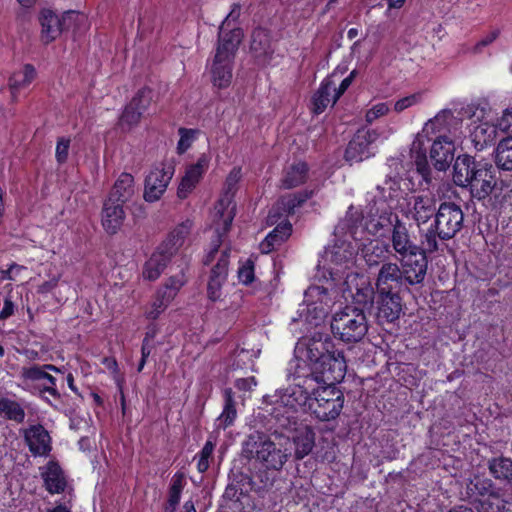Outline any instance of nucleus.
I'll return each mask as SVG.
<instances>
[{
  "label": "nucleus",
  "instance_id": "obj_61",
  "mask_svg": "<svg viewBox=\"0 0 512 512\" xmlns=\"http://www.w3.org/2000/svg\"><path fill=\"white\" fill-rule=\"evenodd\" d=\"M499 32L497 30L490 32L484 38H482L479 42L475 44L473 47L474 53H480L484 47L491 44L497 37Z\"/></svg>",
  "mask_w": 512,
  "mask_h": 512
},
{
  "label": "nucleus",
  "instance_id": "obj_16",
  "mask_svg": "<svg viewBox=\"0 0 512 512\" xmlns=\"http://www.w3.org/2000/svg\"><path fill=\"white\" fill-rule=\"evenodd\" d=\"M455 144L447 135H438L433 141L430 158L439 171H445L454 160Z\"/></svg>",
  "mask_w": 512,
  "mask_h": 512
},
{
  "label": "nucleus",
  "instance_id": "obj_37",
  "mask_svg": "<svg viewBox=\"0 0 512 512\" xmlns=\"http://www.w3.org/2000/svg\"><path fill=\"white\" fill-rule=\"evenodd\" d=\"M36 76L34 67L26 64L19 71H15L9 78V88L12 94V99H16V94L22 89L29 86Z\"/></svg>",
  "mask_w": 512,
  "mask_h": 512
},
{
  "label": "nucleus",
  "instance_id": "obj_24",
  "mask_svg": "<svg viewBox=\"0 0 512 512\" xmlns=\"http://www.w3.org/2000/svg\"><path fill=\"white\" fill-rule=\"evenodd\" d=\"M468 186L474 198L478 200L485 199L496 186L492 167H487L486 164H482Z\"/></svg>",
  "mask_w": 512,
  "mask_h": 512
},
{
  "label": "nucleus",
  "instance_id": "obj_20",
  "mask_svg": "<svg viewBox=\"0 0 512 512\" xmlns=\"http://www.w3.org/2000/svg\"><path fill=\"white\" fill-rule=\"evenodd\" d=\"M24 439L34 456H46L51 451V438L42 425H32L24 430Z\"/></svg>",
  "mask_w": 512,
  "mask_h": 512
},
{
  "label": "nucleus",
  "instance_id": "obj_8",
  "mask_svg": "<svg viewBox=\"0 0 512 512\" xmlns=\"http://www.w3.org/2000/svg\"><path fill=\"white\" fill-rule=\"evenodd\" d=\"M174 172L175 167L172 162H164L154 167L145 179L143 194L145 201H158L166 191Z\"/></svg>",
  "mask_w": 512,
  "mask_h": 512
},
{
  "label": "nucleus",
  "instance_id": "obj_51",
  "mask_svg": "<svg viewBox=\"0 0 512 512\" xmlns=\"http://www.w3.org/2000/svg\"><path fill=\"white\" fill-rule=\"evenodd\" d=\"M144 114V112H142V110H137L136 107L132 104V103H129L124 112L122 113V116H121V124L124 125H128V126H133V125H136L142 115Z\"/></svg>",
  "mask_w": 512,
  "mask_h": 512
},
{
  "label": "nucleus",
  "instance_id": "obj_13",
  "mask_svg": "<svg viewBox=\"0 0 512 512\" xmlns=\"http://www.w3.org/2000/svg\"><path fill=\"white\" fill-rule=\"evenodd\" d=\"M49 371L60 372V370L51 364L42 366L34 365L31 367L23 368L21 372L22 378L30 381L41 382L39 391L47 392L54 398H59L60 394L56 388V378L52 376Z\"/></svg>",
  "mask_w": 512,
  "mask_h": 512
},
{
  "label": "nucleus",
  "instance_id": "obj_28",
  "mask_svg": "<svg viewBox=\"0 0 512 512\" xmlns=\"http://www.w3.org/2000/svg\"><path fill=\"white\" fill-rule=\"evenodd\" d=\"M250 48L259 64L266 65L270 62L273 50L269 34L265 29L257 28L253 31Z\"/></svg>",
  "mask_w": 512,
  "mask_h": 512
},
{
  "label": "nucleus",
  "instance_id": "obj_30",
  "mask_svg": "<svg viewBox=\"0 0 512 512\" xmlns=\"http://www.w3.org/2000/svg\"><path fill=\"white\" fill-rule=\"evenodd\" d=\"M304 302L307 307H312L319 316H324L331 304L332 298L329 296L328 290L322 286H310L304 293Z\"/></svg>",
  "mask_w": 512,
  "mask_h": 512
},
{
  "label": "nucleus",
  "instance_id": "obj_27",
  "mask_svg": "<svg viewBox=\"0 0 512 512\" xmlns=\"http://www.w3.org/2000/svg\"><path fill=\"white\" fill-rule=\"evenodd\" d=\"M135 193L134 177L130 173L123 172L115 181L107 199L124 205L132 200Z\"/></svg>",
  "mask_w": 512,
  "mask_h": 512
},
{
  "label": "nucleus",
  "instance_id": "obj_34",
  "mask_svg": "<svg viewBox=\"0 0 512 512\" xmlns=\"http://www.w3.org/2000/svg\"><path fill=\"white\" fill-rule=\"evenodd\" d=\"M192 227L193 223L191 220L181 222L170 232L161 246H166V250L175 255L179 248L184 245L185 240L191 233Z\"/></svg>",
  "mask_w": 512,
  "mask_h": 512
},
{
  "label": "nucleus",
  "instance_id": "obj_5",
  "mask_svg": "<svg viewBox=\"0 0 512 512\" xmlns=\"http://www.w3.org/2000/svg\"><path fill=\"white\" fill-rule=\"evenodd\" d=\"M243 457L249 460H257L266 468L280 470L291 455L287 450L277 448L266 435L260 433L250 434L243 443Z\"/></svg>",
  "mask_w": 512,
  "mask_h": 512
},
{
  "label": "nucleus",
  "instance_id": "obj_52",
  "mask_svg": "<svg viewBox=\"0 0 512 512\" xmlns=\"http://www.w3.org/2000/svg\"><path fill=\"white\" fill-rule=\"evenodd\" d=\"M83 19L84 16L76 11L69 10L64 12L62 17L60 18L63 31L69 30Z\"/></svg>",
  "mask_w": 512,
  "mask_h": 512
},
{
  "label": "nucleus",
  "instance_id": "obj_19",
  "mask_svg": "<svg viewBox=\"0 0 512 512\" xmlns=\"http://www.w3.org/2000/svg\"><path fill=\"white\" fill-rule=\"evenodd\" d=\"M242 38L243 32L240 28L220 26L215 56L233 60Z\"/></svg>",
  "mask_w": 512,
  "mask_h": 512
},
{
  "label": "nucleus",
  "instance_id": "obj_50",
  "mask_svg": "<svg viewBox=\"0 0 512 512\" xmlns=\"http://www.w3.org/2000/svg\"><path fill=\"white\" fill-rule=\"evenodd\" d=\"M228 264L229 251L224 250L217 263L213 266L210 276L218 277L219 279H226L228 274Z\"/></svg>",
  "mask_w": 512,
  "mask_h": 512
},
{
  "label": "nucleus",
  "instance_id": "obj_26",
  "mask_svg": "<svg viewBox=\"0 0 512 512\" xmlns=\"http://www.w3.org/2000/svg\"><path fill=\"white\" fill-rule=\"evenodd\" d=\"M336 73L325 78L318 90L312 96V111L315 114L322 113L330 104L336 103L337 99L334 97L333 91L335 90Z\"/></svg>",
  "mask_w": 512,
  "mask_h": 512
},
{
  "label": "nucleus",
  "instance_id": "obj_38",
  "mask_svg": "<svg viewBox=\"0 0 512 512\" xmlns=\"http://www.w3.org/2000/svg\"><path fill=\"white\" fill-rule=\"evenodd\" d=\"M388 255L389 246L379 242H370L362 249V257L369 267H375L381 262H386Z\"/></svg>",
  "mask_w": 512,
  "mask_h": 512
},
{
  "label": "nucleus",
  "instance_id": "obj_22",
  "mask_svg": "<svg viewBox=\"0 0 512 512\" xmlns=\"http://www.w3.org/2000/svg\"><path fill=\"white\" fill-rule=\"evenodd\" d=\"M123 204L106 199L101 212V222L104 230L109 234H116L122 227L126 214Z\"/></svg>",
  "mask_w": 512,
  "mask_h": 512
},
{
  "label": "nucleus",
  "instance_id": "obj_46",
  "mask_svg": "<svg viewBox=\"0 0 512 512\" xmlns=\"http://www.w3.org/2000/svg\"><path fill=\"white\" fill-rule=\"evenodd\" d=\"M185 282L184 273L181 271L177 275L171 276L159 291L165 295L167 300L172 301Z\"/></svg>",
  "mask_w": 512,
  "mask_h": 512
},
{
  "label": "nucleus",
  "instance_id": "obj_57",
  "mask_svg": "<svg viewBox=\"0 0 512 512\" xmlns=\"http://www.w3.org/2000/svg\"><path fill=\"white\" fill-rule=\"evenodd\" d=\"M70 140L60 138L56 145L55 157L58 163H65L68 158Z\"/></svg>",
  "mask_w": 512,
  "mask_h": 512
},
{
  "label": "nucleus",
  "instance_id": "obj_31",
  "mask_svg": "<svg viewBox=\"0 0 512 512\" xmlns=\"http://www.w3.org/2000/svg\"><path fill=\"white\" fill-rule=\"evenodd\" d=\"M232 65L233 60L214 56L211 65V81L213 85L219 89L227 88L232 81Z\"/></svg>",
  "mask_w": 512,
  "mask_h": 512
},
{
  "label": "nucleus",
  "instance_id": "obj_14",
  "mask_svg": "<svg viewBox=\"0 0 512 512\" xmlns=\"http://www.w3.org/2000/svg\"><path fill=\"white\" fill-rule=\"evenodd\" d=\"M376 303L379 323H393L400 318L403 303L399 293H377Z\"/></svg>",
  "mask_w": 512,
  "mask_h": 512
},
{
  "label": "nucleus",
  "instance_id": "obj_11",
  "mask_svg": "<svg viewBox=\"0 0 512 512\" xmlns=\"http://www.w3.org/2000/svg\"><path fill=\"white\" fill-rule=\"evenodd\" d=\"M375 286L377 293H400L407 289L400 266L394 262L382 263Z\"/></svg>",
  "mask_w": 512,
  "mask_h": 512
},
{
  "label": "nucleus",
  "instance_id": "obj_59",
  "mask_svg": "<svg viewBox=\"0 0 512 512\" xmlns=\"http://www.w3.org/2000/svg\"><path fill=\"white\" fill-rule=\"evenodd\" d=\"M496 127L503 132L512 133V107L503 112V115L497 121Z\"/></svg>",
  "mask_w": 512,
  "mask_h": 512
},
{
  "label": "nucleus",
  "instance_id": "obj_39",
  "mask_svg": "<svg viewBox=\"0 0 512 512\" xmlns=\"http://www.w3.org/2000/svg\"><path fill=\"white\" fill-rule=\"evenodd\" d=\"M496 128V126L487 122L480 123L473 128L471 138L477 150H482L493 142L496 136Z\"/></svg>",
  "mask_w": 512,
  "mask_h": 512
},
{
  "label": "nucleus",
  "instance_id": "obj_47",
  "mask_svg": "<svg viewBox=\"0 0 512 512\" xmlns=\"http://www.w3.org/2000/svg\"><path fill=\"white\" fill-rule=\"evenodd\" d=\"M216 442L215 439H212L210 436L203 446L202 450L198 454L199 459L197 463V469L200 473H204L209 468V460L212 457Z\"/></svg>",
  "mask_w": 512,
  "mask_h": 512
},
{
  "label": "nucleus",
  "instance_id": "obj_64",
  "mask_svg": "<svg viewBox=\"0 0 512 512\" xmlns=\"http://www.w3.org/2000/svg\"><path fill=\"white\" fill-rule=\"evenodd\" d=\"M240 16V5L233 4L231 11L227 15V17L223 20L221 26H225L226 28H230L231 22H235Z\"/></svg>",
  "mask_w": 512,
  "mask_h": 512
},
{
  "label": "nucleus",
  "instance_id": "obj_36",
  "mask_svg": "<svg viewBox=\"0 0 512 512\" xmlns=\"http://www.w3.org/2000/svg\"><path fill=\"white\" fill-rule=\"evenodd\" d=\"M292 227L291 224L285 222L283 224L277 225L261 242L260 249L262 253H269L278 246H280L284 241L288 239L291 235Z\"/></svg>",
  "mask_w": 512,
  "mask_h": 512
},
{
  "label": "nucleus",
  "instance_id": "obj_35",
  "mask_svg": "<svg viewBox=\"0 0 512 512\" xmlns=\"http://www.w3.org/2000/svg\"><path fill=\"white\" fill-rule=\"evenodd\" d=\"M307 173L308 166L306 163H293L284 170L281 186L285 189L297 187L306 181Z\"/></svg>",
  "mask_w": 512,
  "mask_h": 512
},
{
  "label": "nucleus",
  "instance_id": "obj_17",
  "mask_svg": "<svg viewBox=\"0 0 512 512\" xmlns=\"http://www.w3.org/2000/svg\"><path fill=\"white\" fill-rule=\"evenodd\" d=\"M209 162V157L202 154L195 164L190 165L186 169L185 175L182 177L177 190V195L180 199H185L196 187L202 175L208 169Z\"/></svg>",
  "mask_w": 512,
  "mask_h": 512
},
{
  "label": "nucleus",
  "instance_id": "obj_6",
  "mask_svg": "<svg viewBox=\"0 0 512 512\" xmlns=\"http://www.w3.org/2000/svg\"><path fill=\"white\" fill-rule=\"evenodd\" d=\"M343 405V393L334 384H320L315 387L307 412L320 421H331L340 415Z\"/></svg>",
  "mask_w": 512,
  "mask_h": 512
},
{
  "label": "nucleus",
  "instance_id": "obj_33",
  "mask_svg": "<svg viewBox=\"0 0 512 512\" xmlns=\"http://www.w3.org/2000/svg\"><path fill=\"white\" fill-rule=\"evenodd\" d=\"M41 39L48 44L55 40L62 32L61 21L58 15L49 9H45L40 14Z\"/></svg>",
  "mask_w": 512,
  "mask_h": 512
},
{
  "label": "nucleus",
  "instance_id": "obj_4",
  "mask_svg": "<svg viewBox=\"0 0 512 512\" xmlns=\"http://www.w3.org/2000/svg\"><path fill=\"white\" fill-rule=\"evenodd\" d=\"M241 168L234 167L228 174L224 183L223 193L212 211V221L215 232L218 236V242L230 230L232 221L235 217L234 195L237 191V185L241 179Z\"/></svg>",
  "mask_w": 512,
  "mask_h": 512
},
{
  "label": "nucleus",
  "instance_id": "obj_3",
  "mask_svg": "<svg viewBox=\"0 0 512 512\" xmlns=\"http://www.w3.org/2000/svg\"><path fill=\"white\" fill-rule=\"evenodd\" d=\"M330 327L335 338L357 343L368 332V320L363 309L349 305L333 314Z\"/></svg>",
  "mask_w": 512,
  "mask_h": 512
},
{
  "label": "nucleus",
  "instance_id": "obj_9",
  "mask_svg": "<svg viewBox=\"0 0 512 512\" xmlns=\"http://www.w3.org/2000/svg\"><path fill=\"white\" fill-rule=\"evenodd\" d=\"M460 119L455 117L450 110L440 111L433 119L427 121L422 129V132L417 135L416 140L412 144V151L422 149V138L430 139L431 136L439 134L446 135L445 133H452L457 129Z\"/></svg>",
  "mask_w": 512,
  "mask_h": 512
},
{
  "label": "nucleus",
  "instance_id": "obj_58",
  "mask_svg": "<svg viewBox=\"0 0 512 512\" xmlns=\"http://www.w3.org/2000/svg\"><path fill=\"white\" fill-rule=\"evenodd\" d=\"M389 111V108L386 103H378L374 105L370 110L366 113V121L368 123H372L377 118L384 116Z\"/></svg>",
  "mask_w": 512,
  "mask_h": 512
},
{
  "label": "nucleus",
  "instance_id": "obj_63",
  "mask_svg": "<svg viewBox=\"0 0 512 512\" xmlns=\"http://www.w3.org/2000/svg\"><path fill=\"white\" fill-rule=\"evenodd\" d=\"M257 385V382L254 377L241 378L237 379L235 382V386L242 391H250Z\"/></svg>",
  "mask_w": 512,
  "mask_h": 512
},
{
  "label": "nucleus",
  "instance_id": "obj_53",
  "mask_svg": "<svg viewBox=\"0 0 512 512\" xmlns=\"http://www.w3.org/2000/svg\"><path fill=\"white\" fill-rule=\"evenodd\" d=\"M179 134L180 140L177 145V150L180 154H182L191 146L194 140V131L185 128H180Z\"/></svg>",
  "mask_w": 512,
  "mask_h": 512
},
{
  "label": "nucleus",
  "instance_id": "obj_25",
  "mask_svg": "<svg viewBox=\"0 0 512 512\" xmlns=\"http://www.w3.org/2000/svg\"><path fill=\"white\" fill-rule=\"evenodd\" d=\"M173 256L171 252L166 250V246L159 245L146 261L143 268V277L150 281L158 279Z\"/></svg>",
  "mask_w": 512,
  "mask_h": 512
},
{
  "label": "nucleus",
  "instance_id": "obj_54",
  "mask_svg": "<svg viewBox=\"0 0 512 512\" xmlns=\"http://www.w3.org/2000/svg\"><path fill=\"white\" fill-rule=\"evenodd\" d=\"M421 101V93H415L406 97H403L395 102L394 110L398 113L404 111L405 109L416 105Z\"/></svg>",
  "mask_w": 512,
  "mask_h": 512
},
{
  "label": "nucleus",
  "instance_id": "obj_29",
  "mask_svg": "<svg viewBox=\"0 0 512 512\" xmlns=\"http://www.w3.org/2000/svg\"><path fill=\"white\" fill-rule=\"evenodd\" d=\"M481 166V163H476L475 160L468 155L457 157L454 163V182L458 186H468L471 180H473L476 171H478V168Z\"/></svg>",
  "mask_w": 512,
  "mask_h": 512
},
{
  "label": "nucleus",
  "instance_id": "obj_23",
  "mask_svg": "<svg viewBox=\"0 0 512 512\" xmlns=\"http://www.w3.org/2000/svg\"><path fill=\"white\" fill-rule=\"evenodd\" d=\"M40 470L44 487L50 494H60L65 491L67 478L57 462L49 461L45 466L41 467Z\"/></svg>",
  "mask_w": 512,
  "mask_h": 512
},
{
  "label": "nucleus",
  "instance_id": "obj_32",
  "mask_svg": "<svg viewBox=\"0 0 512 512\" xmlns=\"http://www.w3.org/2000/svg\"><path fill=\"white\" fill-rule=\"evenodd\" d=\"M311 196L312 192L303 191L282 197L277 206H274L270 210L268 220L271 222V224L275 223L277 221L276 218L280 210H283L287 214L294 213L295 208L300 206Z\"/></svg>",
  "mask_w": 512,
  "mask_h": 512
},
{
  "label": "nucleus",
  "instance_id": "obj_10",
  "mask_svg": "<svg viewBox=\"0 0 512 512\" xmlns=\"http://www.w3.org/2000/svg\"><path fill=\"white\" fill-rule=\"evenodd\" d=\"M436 204L437 201L433 195H412L407 199L405 215L408 219L413 220L418 228H420L422 224H426L435 216L437 210ZM420 230L421 229H419V231Z\"/></svg>",
  "mask_w": 512,
  "mask_h": 512
},
{
  "label": "nucleus",
  "instance_id": "obj_49",
  "mask_svg": "<svg viewBox=\"0 0 512 512\" xmlns=\"http://www.w3.org/2000/svg\"><path fill=\"white\" fill-rule=\"evenodd\" d=\"M170 302L171 300H167L165 295L159 291L151 309L146 312L147 318L152 320L157 319L159 315L167 308Z\"/></svg>",
  "mask_w": 512,
  "mask_h": 512
},
{
  "label": "nucleus",
  "instance_id": "obj_1",
  "mask_svg": "<svg viewBox=\"0 0 512 512\" xmlns=\"http://www.w3.org/2000/svg\"><path fill=\"white\" fill-rule=\"evenodd\" d=\"M302 359L307 362L309 373L300 364L296 367L297 382L279 390L275 406L271 411L278 427L289 429L296 424L297 411L306 412L316 385L335 384L343 380L346 374V360L343 352L334 350L328 336L314 334L305 343Z\"/></svg>",
  "mask_w": 512,
  "mask_h": 512
},
{
  "label": "nucleus",
  "instance_id": "obj_40",
  "mask_svg": "<svg viewBox=\"0 0 512 512\" xmlns=\"http://www.w3.org/2000/svg\"><path fill=\"white\" fill-rule=\"evenodd\" d=\"M185 485L186 479L183 473L178 472L173 475L168 492L166 512H176Z\"/></svg>",
  "mask_w": 512,
  "mask_h": 512
},
{
  "label": "nucleus",
  "instance_id": "obj_2",
  "mask_svg": "<svg viewBox=\"0 0 512 512\" xmlns=\"http://www.w3.org/2000/svg\"><path fill=\"white\" fill-rule=\"evenodd\" d=\"M434 223L426 230H420L421 244L424 250H438V239L449 240L461 231L464 224V213L461 207L453 202H443L435 213Z\"/></svg>",
  "mask_w": 512,
  "mask_h": 512
},
{
  "label": "nucleus",
  "instance_id": "obj_45",
  "mask_svg": "<svg viewBox=\"0 0 512 512\" xmlns=\"http://www.w3.org/2000/svg\"><path fill=\"white\" fill-rule=\"evenodd\" d=\"M492 475L498 479L512 480V459L506 457L493 458L489 463Z\"/></svg>",
  "mask_w": 512,
  "mask_h": 512
},
{
  "label": "nucleus",
  "instance_id": "obj_56",
  "mask_svg": "<svg viewBox=\"0 0 512 512\" xmlns=\"http://www.w3.org/2000/svg\"><path fill=\"white\" fill-rule=\"evenodd\" d=\"M239 281L243 284H250L254 279V265L252 261H247L238 270Z\"/></svg>",
  "mask_w": 512,
  "mask_h": 512
},
{
  "label": "nucleus",
  "instance_id": "obj_41",
  "mask_svg": "<svg viewBox=\"0 0 512 512\" xmlns=\"http://www.w3.org/2000/svg\"><path fill=\"white\" fill-rule=\"evenodd\" d=\"M225 404L221 415L217 419V427L226 429L231 426L236 419L237 411L233 399V392L230 388L224 390Z\"/></svg>",
  "mask_w": 512,
  "mask_h": 512
},
{
  "label": "nucleus",
  "instance_id": "obj_18",
  "mask_svg": "<svg viewBox=\"0 0 512 512\" xmlns=\"http://www.w3.org/2000/svg\"><path fill=\"white\" fill-rule=\"evenodd\" d=\"M479 512H512V494L496 489L478 499Z\"/></svg>",
  "mask_w": 512,
  "mask_h": 512
},
{
  "label": "nucleus",
  "instance_id": "obj_42",
  "mask_svg": "<svg viewBox=\"0 0 512 512\" xmlns=\"http://www.w3.org/2000/svg\"><path fill=\"white\" fill-rule=\"evenodd\" d=\"M495 161L500 169L512 170V137H507L498 143Z\"/></svg>",
  "mask_w": 512,
  "mask_h": 512
},
{
  "label": "nucleus",
  "instance_id": "obj_21",
  "mask_svg": "<svg viewBox=\"0 0 512 512\" xmlns=\"http://www.w3.org/2000/svg\"><path fill=\"white\" fill-rule=\"evenodd\" d=\"M287 431H291L292 441L295 446V458L300 460L307 456L313 449L315 445V433L313 429L307 425H293L291 428L286 429Z\"/></svg>",
  "mask_w": 512,
  "mask_h": 512
},
{
  "label": "nucleus",
  "instance_id": "obj_7",
  "mask_svg": "<svg viewBox=\"0 0 512 512\" xmlns=\"http://www.w3.org/2000/svg\"><path fill=\"white\" fill-rule=\"evenodd\" d=\"M386 216H381L382 222H379L380 226H385L384 221H387L392 225L391 231V245L396 254L400 255L401 258H407L409 255H415L416 252L422 249L420 246L414 243L411 239L409 230L405 223L398 219V216L392 212L385 213Z\"/></svg>",
  "mask_w": 512,
  "mask_h": 512
},
{
  "label": "nucleus",
  "instance_id": "obj_62",
  "mask_svg": "<svg viewBox=\"0 0 512 512\" xmlns=\"http://www.w3.org/2000/svg\"><path fill=\"white\" fill-rule=\"evenodd\" d=\"M355 75H356V71L353 70L346 78H344L341 81V83H340L338 88L335 87V90L333 91V93H334V97L337 100L348 89V87L351 85Z\"/></svg>",
  "mask_w": 512,
  "mask_h": 512
},
{
  "label": "nucleus",
  "instance_id": "obj_55",
  "mask_svg": "<svg viewBox=\"0 0 512 512\" xmlns=\"http://www.w3.org/2000/svg\"><path fill=\"white\" fill-rule=\"evenodd\" d=\"M226 279H219L218 277L210 276L208 282V296L212 301L220 299L221 287Z\"/></svg>",
  "mask_w": 512,
  "mask_h": 512
},
{
  "label": "nucleus",
  "instance_id": "obj_44",
  "mask_svg": "<svg viewBox=\"0 0 512 512\" xmlns=\"http://www.w3.org/2000/svg\"><path fill=\"white\" fill-rule=\"evenodd\" d=\"M353 251L347 245L334 246L326 251V257L335 265L349 268L353 265Z\"/></svg>",
  "mask_w": 512,
  "mask_h": 512
},
{
  "label": "nucleus",
  "instance_id": "obj_60",
  "mask_svg": "<svg viewBox=\"0 0 512 512\" xmlns=\"http://www.w3.org/2000/svg\"><path fill=\"white\" fill-rule=\"evenodd\" d=\"M357 289V297L359 302L364 303H371L374 296V290L370 285H366L362 288H356Z\"/></svg>",
  "mask_w": 512,
  "mask_h": 512
},
{
  "label": "nucleus",
  "instance_id": "obj_48",
  "mask_svg": "<svg viewBox=\"0 0 512 512\" xmlns=\"http://www.w3.org/2000/svg\"><path fill=\"white\" fill-rule=\"evenodd\" d=\"M152 99L153 91L149 88H142L132 98L130 103H132L137 110H142V112H145L150 106Z\"/></svg>",
  "mask_w": 512,
  "mask_h": 512
},
{
  "label": "nucleus",
  "instance_id": "obj_12",
  "mask_svg": "<svg viewBox=\"0 0 512 512\" xmlns=\"http://www.w3.org/2000/svg\"><path fill=\"white\" fill-rule=\"evenodd\" d=\"M427 253L430 252L424 250V247L422 246V249L416 252L415 255H409L407 258H401V265L399 266L407 288L423 282L428 265L426 257Z\"/></svg>",
  "mask_w": 512,
  "mask_h": 512
},
{
  "label": "nucleus",
  "instance_id": "obj_43",
  "mask_svg": "<svg viewBox=\"0 0 512 512\" xmlns=\"http://www.w3.org/2000/svg\"><path fill=\"white\" fill-rule=\"evenodd\" d=\"M0 416L16 423H22L25 419V411L18 402L0 398Z\"/></svg>",
  "mask_w": 512,
  "mask_h": 512
},
{
  "label": "nucleus",
  "instance_id": "obj_15",
  "mask_svg": "<svg viewBox=\"0 0 512 512\" xmlns=\"http://www.w3.org/2000/svg\"><path fill=\"white\" fill-rule=\"evenodd\" d=\"M376 136L374 131L359 130L348 144L345 159L350 163H358L370 157V145Z\"/></svg>",
  "mask_w": 512,
  "mask_h": 512
}]
</instances>
